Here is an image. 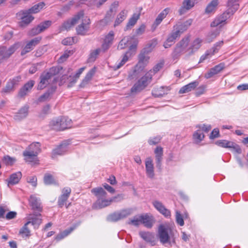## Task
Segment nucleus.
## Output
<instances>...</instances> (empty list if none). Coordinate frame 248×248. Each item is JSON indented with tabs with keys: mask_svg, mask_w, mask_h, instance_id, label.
I'll return each mask as SVG.
<instances>
[{
	"mask_svg": "<svg viewBox=\"0 0 248 248\" xmlns=\"http://www.w3.org/2000/svg\"><path fill=\"white\" fill-rule=\"evenodd\" d=\"M239 0H228L227 3V10L222 15L217 17L211 23V26L215 27L220 25L221 27L226 20L238 9L239 7Z\"/></svg>",
	"mask_w": 248,
	"mask_h": 248,
	"instance_id": "1",
	"label": "nucleus"
},
{
	"mask_svg": "<svg viewBox=\"0 0 248 248\" xmlns=\"http://www.w3.org/2000/svg\"><path fill=\"white\" fill-rule=\"evenodd\" d=\"M158 236L160 243L163 245L171 246L175 244L173 232L168 226L160 225L158 227Z\"/></svg>",
	"mask_w": 248,
	"mask_h": 248,
	"instance_id": "2",
	"label": "nucleus"
},
{
	"mask_svg": "<svg viewBox=\"0 0 248 248\" xmlns=\"http://www.w3.org/2000/svg\"><path fill=\"white\" fill-rule=\"evenodd\" d=\"M155 42L148 43L146 46L144 47L139 55V62L135 66V69L134 73L137 71L140 72L143 70L144 68L149 62L150 57L148 54L150 53L153 48L156 46Z\"/></svg>",
	"mask_w": 248,
	"mask_h": 248,
	"instance_id": "3",
	"label": "nucleus"
},
{
	"mask_svg": "<svg viewBox=\"0 0 248 248\" xmlns=\"http://www.w3.org/2000/svg\"><path fill=\"white\" fill-rule=\"evenodd\" d=\"M92 192L97 198L96 202L93 204L94 208L101 209L107 207L111 203V199H106L107 193L102 187L93 188Z\"/></svg>",
	"mask_w": 248,
	"mask_h": 248,
	"instance_id": "4",
	"label": "nucleus"
},
{
	"mask_svg": "<svg viewBox=\"0 0 248 248\" xmlns=\"http://www.w3.org/2000/svg\"><path fill=\"white\" fill-rule=\"evenodd\" d=\"M59 72V69L53 67L48 71L43 72L40 76V81L37 86V90H41L50 83L51 79Z\"/></svg>",
	"mask_w": 248,
	"mask_h": 248,
	"instance_id": "5",
	"label": "nucleus"
},
{
	"mask_svg": "<svg viewBox=\"0 0 248 248\" xmlns=\"http://www.w3.org/2000/svg\"><path fill=\"white\" fill-rule=\"evenodd\" d=\"M71 123V120L64 117H59L52 119L50 122L49 126L55 130L61 131L70 126Z\"/></svg>",
	"mask_w": 248,
	"mask_h": 248,
	"instance_id": "6",
	"label": "nucleus"
},
{
	"mask_svg": "<svg viewBox=\"0 0 248 248\" xmlns=\"http://www.w3.org/2000/svg\"><path fill=\"white\" fill-rule=\"evenodd\" d=\"M152 76V74L147 73L134 85L131 89V92L138 93L143 90L150 83Z\"/></svg>",
	"mask_w": 248,
	"mask_h": 248,
	"instance_id": "7",
	"label": "nucleus"
},
{
	"mask_svg": "<svg viewBox=\"0 0 248 248\" xmlns=\"http://www.w3.org/2000/svg\"><path fill=\"white\" fill-rule=\"evenodd\" d=\"M132 213V210L131 209H125L121 211L114 212L109 214L107 218L108 221L110 222H116L121 219L126 218L131 215Z\"/></svg>",
	"mask_w": 248,
	"mask_h": 248,
	"instance_id": "8",
	"label": "nucleus"
},
{
	"mask_svg": "<svg viewBox=\"0 0 248 248\" xmlns=\"http://www.w3.org/2000/svg\"><path fill=\"white\" fill-rule=\"evenodd\" d=\"M189 42V37H186L182 39L177 45L172 54L174 60L177 59L179 56L185 52Z\"/></svg>",
	"mask_w": 248,
	"mask_h": 248,
	"instance_id": "9",
	"label": "nucleus"
},
{
	"mask_svg": "<svg viewBox=\"0 0 248 248\" xmlns=\"http://www.w3.org/2000/svg\"><path fill=\"white\" fill-rule=\"evenodd\" d=\"M20 47V43L17 42L8 48L4 46H0V57L2 59L9 58Z\"/></svg>",
	"mask_w": 248,
	"mask_h": 248,
	"instance_id": "10",
	"label": "nucleus"
},
{
	"mask_svg": "<svg viewBox=\"0 0 248 248\" xmlns=\"http://www.w3.org/2000/svg\"><path fill=\"white\" fill-rule=\"evenodd\" d=\"M80 20H81L82 22L77 27V33L78 35H85L89 30L91 23L90 19L88 17H84L83 16V18L81 17Z\"/></svg>",
	"mask_w": 248,
	"mask_h": 248,
	"instance_id": "11",
	"label": "nucleus"
},
{
	"mask_svg": "<svg viewBox=\"0 0 248 248\" xmlns=\"http://www.w3.org/2000/svg\"><path fill=\"white\" fill-rule=\"evenodd\" d=\"M192 22L193 20L192 19H189L184 22L179 21L174 26L173 30L180 36L181 33L187 30L188 27L192 24Z\"/></svg>",
	"mask_w": 248,
	"mask_h": 248,
	"instance_id": "12",
	"label": "nucleus"
},
{
	"mask_svg": "<svg viewBox=\"0 0 248 248\" xmlns=\"http://www.w3.org/2000/svg\"><path fill=\"white\" fill-rule=\"evenodd\" d=\"M83 12L80 11L71 19L65 22L62 25V28L66 30L70 29L72 26L78 23L80 20V18H83Z\"/></svg>",
	"mask_w": 248,
	"mask_h": 248,
	"instance_id": "13",
	"label": "nucleus"
},
{
	"mask_svg": "<svg viewBox=\"0 0 248 248\" xmlns=\"http://www.w3.org/2000/svg\"><path fill=\"white\" fill-rule=\"evenodd\" d=\"M223 44L222 41L217 42L212 48L206 51L205 53L201 57L199 63L203 62L205 60L217 53Z\"/></svg>",
	"mask_w": 248,
	"mask_h": 248,
	"instance_id": "14",
	"label": "nucleus"
},
{
	"mask_svg": "<svg viewBox=\"0 0 248 248\" xmlns=\"http://www.w3.org/2000/svg\"><path fill=\"white\" fill-rule=\"evenodd\" d=\"M41 38L39 37H35L29 41L24 48L21 52L22 56L25 55L26 53L32 50L34 47L40 42Z\"/></svg>",
	"mask_w": 248,
	"mask_h": 248,
	"instance_id": "15",
	"label": "nucleus"
},
{
	"mask_svg": "<svg viewBox=\"0 0 248 248\" xmlns=\"http://www.w3.org/2000/svg\"><path fill=\"white\" fill-rule=\"evenodd\" d=\"M31 13L28 12L27 10L21 11L19 12V15H21V21L20 22L21 27H25L30 23L34 19V17L30 15Z\"/></svg>",
	"mask_w": 248,
	"mask_h": 248,
	"instance_id": "16",
	"label": "nucleus"
},
{
	"mask_svg": "<svg viewBox=\"0 0 248 248\" xmlns=\"http://www.w3.org/2000/svg\"><path fill=\"white\" fill-rule=\"evenodd\" d=\"M146 173L148 177L153 179L155 176L154 166L151 157H147L145 160Z\"/></svg>",
	"mask_w": 248,
	"mask_h": 248,
	"instance_id": "17",
	"label": "nucleus"
},
{
	"mask_svg": "<svg viewBox=\"0 0 248 248\" xmlns=\"http://www.w3.org/2000/svg\"><path fill=\"white\" fill-rule=\"evenodd\" d=\"M153 205L160 214L165 217H168L170 216V211L167 209L162 202L158 201H155L153 202Z\"/></svg>",
	"mask_w": 248,
	"mask_h": 248,
	"instance_id": "18",
	"label": "nucleus"
},
{
	"mask_svg": "<svg viewBox=\"0 0 248 248\" xmlns=\"http://www.w3.org/2000/svg\"><path fill=\"white\" fill-rule=\"evenodd\" d=\"M156 167L159 170L162 169V161L163 159V150L160 146H157L155 150Z\"/></svg>",
	"mask_w": 248,
	"mask_h": 248,
	"instance_id": "19",
	"label": "nucleus"
},
{
	"mask_svg": "<svg viewBox=\"0 0 248 248\" xmlns=\"http://www.w3.org/2000/svg\"><path fill=\"white\" fill-rule=\"evenodd\" d=\"M29 106L25 105L22 107L14 116V119L16 121H20L25 118L28 115Z\"/></svg>",
	"mask_w": 248,
	"mask_h": 248,
	"instance_id": "20",
	"label": "nucleus"
},
{
	"mask_svg": "<svg viewBox=\"0 0 248 248\" xmlns=\"http://www.w3.org/2000/svg\"><path fill=\"white\" fill-rule=\"evenodd\" d=\"M29 203L33 210L41 212L42 207L41 206L40 200L35 195H32L30 196Z\"/></svg>",
	"mask_w": 248,
	"mask_h": 248,
	"instance_id": "21",
	"label": "nucleus"
},
{
	"mask_svg": "<svg viewBox=\"0 0 248 248\" xmlns=\"http://www.w3.org/2000/svg\"><path fill=\"white\" fill-rule=\"evenodd\" d=\"M35 83L34 81L30 80L20 89L18 92V96L20 97H24L29 92H30Z\"/></svg>",
	"mask_w": 248,
	"mask_h": 248,
	"instance_id": "22",
	"label": "nucleus"
},
{
	"mask_svg": "<svg viewBox=\"0 0 248 248\" xmlns=\"http://www.w3.org/2000/svg\"><path fill=\"white\" fill-rule=\"evenodd\" d=\"M139 234L144 240L150 243L152 246L155 245V243L154 233L148 232H140Z\"/></svg>",
	"mask_w": 248,
	"mask_h": 248,
	"instance_id": "23",
	"label": "nucleus"
},
{
	"mask_svg": "<svg viewBox=\"0 0 248 248\" xmlns=\"http://www.w3.org/2000/svg\"><path fill=\"white\" fill-rule=\"evenodd\" d=\"M21 177L22 173L20 171L11 174L9 179L6 180L8 186L10 187L11 186H13L18 183Z\"/></svg>",
	"mask_w": 248,
	"mask_h": 248,
	"instance_id": "24",
	"label": "nucleus"
},
{
	"mask_svg": "<svg viewBox=\"0 0 248 248\" xmlns=\"http://www.w3.org/2000/svg\"><path fill=\"white\" fill-rule=\"evenodd\" d=\"M224 64L223 63H220L218 65H216L213 68L210 69V70L205 74L204 77L207 78H210L213 77L214 75L219 73L224 68Z\"/></svg>",
	"mask_w": 248,
	"mask_h": 248,
	"instance_id": "25",
	"label": "nucleus"
},
{
	"mask_svg": "<svg viewBox=\"0 0 248 248\" xmlns=\"http://www.w3.org/2000/svg\"><path fill=\"white\" fill-rule=\"evenodd\" d=\"M114 33L113 31H110L106 36L104 43L102 44V48L104 51L107 50L112 43L114 39Z\"/></svg>",
	"mask_w": 248,
	"mask_h": 248,
	"instance_id": "26",
	"label": "nucleus"
},
{
	"mask_svg": "<svg viewBox=\"0 0 248 248\" xmlns=\"http://www.w3.org/2000/svg\"><path fill=\"white\" fill-rule=\"evenodd\" d=\"M170 11L169 8H166L163 10L157 16L154 24H153V27L155 29L162 21L167 15L169 14Z\"/></svg>",
	"mask_w": 248,
	"mask_h": 248,
	"instance_id": "27",
	"label": "nucleus"
},
{
	"mask_svg": "<svg viewBox=\"0 0 248 248\" xmlns=\"http://www.w3.org/2000/svg\"><path fill=\"white\" fill-rule=\"evenodd\" d=\"M194 6V2L191 0H184L182 5L179 10L180 15H182L189 10Z\"/></svg>",
	"mask_w": 248,
	"mask_h": 248,
	"instance_id": "28",
	"label": "nucleus"
},
{
	"mask_svg": "<svg viewBox=\"0 0 248 248\" xmlns=\"http://www.w3.org/2000/svg\"><path fill=\"white\" fill-rule=\"evenodd\" d=\"M119 2L118 1H114L111 5L109 10L107 12L105 18L110 22L116 11Z\"/></svg>",
	"mask_w": 248,
	"mask_h": 248,
	"instance_id": "29",
	"label": "nucleus"
},
{
	"mask_svg": "<svg viewBox=\"0 0 248 248\" xmlns=\"http://www.w3.org/2000/svg\"><path fill=\"white\" fill-rule=\"evenodd\" d=\"M179 36H180L175 31L172 32L164 43V47L167 48L170 47L173 44L174 40Z\"/></svg>",
	"mask_w": 248,
	"mask_h": 248,
	"instance_id": "30",
	"label": "nucleus"
},
{
	"mask_svg": "<svg viewBox=\"0 0 248 248\" xmlns=\"http://www.w3.org/2000/svg\"><path fill=\"white\" fill-rule=\"evenodd\" d=\"M199 84L198 82L193 81L183 87L179 90L180 93H185L194 90Z\"/></svg>",
	"mask_w": 248,
	"mask_h": 248,
	"instance_id": "31",
	"label": "nucleus"
},
{
	"mask_svg": "<svg viewBox=\"0 0 248 248\" xmlns=\"http://www.w3.org/2000/svg\"><path fill=\"white\" fill-rule=\"evenodd\" d=\"M67 144L62 143L59 146L54 149L52 152V157L56 155H62L67 151Z\"/></svg>",
	"mask_w": 248,
	"mask_h": 248,
	"instance_id": "32",
	"label": "nucleus"
},
{
	"mask_svg": "<svg viewBox=\"0 0 248 248\" xmlns=\"http://www.w3.org/2000/svg\"><path fill=\"white\" fill-rule=\"evenodd\" d=\"M141 220V224H143L146 227L151 228L152 227L154 220L152 216H149L146 214L142 215Z\"/></svg>",
	"mask_w": 248,
	"mask_h": 248,
	"instance_id": "33",
	"label": "nucleus"
},
{
	"mask_svg": "<svg viewBox=\"0 0 248 248\" xmlns=\"http://www.w3.org/2000/svg\"><path fill=\"white\" fill-rule=\"evenodd\" d=\"M23 155L26 162L30 163L34 162L35 163V162L37 161L36 157L37 155L33 153V152H30L26 150L23 152Z\"/></svg>",
	"mask_w": 248,
	"mask_h": 248,
	"instance_id": "34",
	"label": "nucleus"
},
{
	"mask_svg": "<svg viewBox=\"0 0 248 248\" xmlns=\"http://www.w3.org/2000/svg\"><path fill=\"white\" fill-rule=\"evenodd\" d=\"M41 215L39 214H36L34 215L33 217H30L29 218V220L31 222V224L33 225L34 228H38L40 224L42 223V219L40 217Z\"/></svg>",
	"mask_w": 248,
	"mask_h": 248,
	"instance_id": "35",
	"label": "nucleus"
},
{
	"mask_svg": "<svg viewBox=\"0 0 248 248\" xmlns=\"http://www.w3.org/2000/svg\"><path fill=\"white\" fill-rule=\"evenodd\" d=\"M45 5V3L44 2H41L37 4L34 5L31 8L26 10L29 13L35 14L39 12L40 11V10L43 9Z\"/></svg>",
	"mask_w": 248,
	"mask_h": 248,
	"instance_id": "36",
	"label": "nucleus"
},
{
	"mask_svg": "<svg viewBox=\"0 0 248 248\" xmlns=\"http://www.w3.org/2000/svg\"><path fill=\"white\" fill-rule=\"evenodd\" d=\"M30 152L38 155L41 151L40 144L39 142H34L31 143L28 147V150Z\"/></svg>",
	"mask_w": 248,
	"mask_h": 248,
	"instance_id": "37",
	"label": "nucleus"
},
{
	"mask_svg": "<svg viewBox=\"0 0 248 248\" xmlns=\"http://www.w3.org/2000/svg\"><path fill=\"white\" fill-rule=\"evenodd\" d=\"M126 15L127 12L126 11H122L118 15L115 20L114 26L116 27L122 23L125 19Z\"/></svg>",
	"mask_w": 248,
	"mask_h": 248,
	"instance_id": "38",
	"label": "nucleus"
},
{
	"mask_svg": "<svg viewBox=\"0 0 248 248\" xmlns=\"http://www.w3.org/2000/svg\"><path fill=\"white\" fill-rule=\"evenodd\" d=\"M216 143L217 145L224 148H231L234 145V143L226 140H217Z\"/></svg>",
	"mask_w": 248,
	"mask_h": 248,
	"instance_id": "39",
	"label": "nucleus"
},
{
	"mask_svg": "<svg viewBox=\"0 0 248 248\" xmlns=\"http://www.w3.org/2000/svg\"><path fill=\"white\" fill-rule=\"evenodd\" d=\"M139 17L140 15L134 14L132 17L129 19L126 26L125 31L128 30L130 27L133 26L136 23L137 20L139 18Z\"/></svg>",
	"mask_w": 248,
	"mask_h": 248,
	"instance_id": "40",
	"label": "nucleus"
},
{
	"mask_svg": "<svg viewBox=\"0 0 248 248\" xmlns=\"http://www.w3.org/2000/svg\"><path fill=\"white\" fill-rule=\"evenodd\" d=\"M218 4V2L217 0H213L211 1L207 6L205 9V13L209 14L214 11Z\"/></svg>",
	"mask_w": 248,
	"mask_h": 248,
	"instance_id": "41",
	"label": "nucleus"
},
{
	"mask_svg": "<svg viewBox=\"0 0 248 248\" xmlns=\"http://www.w3.org/2000/svg\"><path fill=\"white\" fill-rule=\"evenodd\" d=\"M193 137L194 141L197 143H199L203 139L204 135L201 130H198L194 133Z\"/></svg>",
	"mask_w": 248,
	"mask_h": 248,
	"instance_id": "42",
	"label": "nucleus"
},
{
	"mask_svg": "<svg viewBox=\"0 0 248 248\" xmlns=\"http://www.w3.org/2000/svg\"><path fill=\"white\" fill-rule=\"evenodd\" d=\"M101 51V49L100 48H97L95 50H93L91 51L89 58H88V62H93L95 61L96 59L97 58L98 55L99 54Z\"/></svg>",
	"mask_w": 248,
	"mask_h": 248,
	"instance_id": "43",
	"label": "nucleus"
},
{
	"mask_svg": "<svg viewBox=\"0 0 248 248\" xmlns=\"http://www.w3.org/2000/svg\"><path fill=\"white\" fill-rule=\"evenodd\" d=\"M141 215H137L134 216L133 218L130 219L128 222V224H132L135 226H139L141 224Z\"/></svg>",
	"mask_w": 248,
	"mask_h": 248,
	"instance_id": "44",
	"label": "nucleus"
},
{
	"mask_svg": "<svg viewBox=\"0 0 248 248\" xmlns=\"http://www.w3.org/2000/svg\"><path fill=\"white\" fill-rule=\"evenodd\" d=\"M55 88L51 89V92L50 93L49 91H48L43 95L40 96L39 98L38 99V101L39 102H43L47 101L50 98V94L52 93L55 91Z\"/></svg>",
	"mask_w": 248,
	"mask_h": 248,
	"instance_id": "45",
	"label": "nucleus"
},
{
	"mask_svg": "<svg viewBox=\"0 0 248 248\" xmlns=\"http://www.w3.org/2000/svg\"><path fill=\"white\" fill-rule=\"evenodd\" d=\"M164 64V62L163 61H160L154 66L152 70H150L148 73H150L153 75L155 74L163 67Z\"/></svg>",
	"mask_w": 248,
	"mask_h": 248,
	"instance_id": "46",
	"label": "nucleus"
},
{
	"mask_svg": "<svg viewBox=\"0 0 248 248\" xmlns=\"http://www.w3.org/2000/svg\"><path fill=\"white\" fill-rule=\"evenodd\" d=\"M31 223V222L30 221H28L21 229L19 232L23 235V236L26 237L30 235V231L28 228L27 226L30 224Z\"/></svg>",
	"mask_w": 248,
	"mask_h": 248,
	"instance_id": "47",
	"label": "nucleus"
},
{
	"mask_svg": "<svg viewBox=\"0 0 248 248\" xmlns=\"http://www.w3.org/2000/svg\"><path fill=\"white\" fill-rule=\"evenodd\" d=\"M130 53V52L129 51L126 52V53L124 55L123 58L122 60H121V61L117 65H116L115 69H119L125 63V62L128 60V56L131 55V54Z\"/></svg>",
	"mask_w": 248,
	"mask_h": 248,
	"instance_id": "48",
	"label": "nucleus"
},
{
	"mask_svg": "<svg viewBox=\"0 0 248 248\" xmlns=\"http://www.w3.org/2000/svg\"><path fill=\"white\" fill-rule=\"evenodd\" d=\"M130 53V52L129 51L126 52V53L124 55L123 58L122 60H121V61L117 65H116L115 69H119L125 63V62L128 60V56L131 55V54Z\"/></svg>",
	"mask_w": 248,
	"mask_h": 248,
	"instance_id": "49",
	"label": "nucleus"
},
{
	"mask_svg": "<svg viewBox=\"0 0 248 248\" xmlns=\"http://www.w3.org/2000/svg\"><path fill=\"white\" fill-rule=\"evenodd\" d=\"M202 40L199 38L196 39L192 43L191 46V49L192 51H195L198 50L201 46Z\"/></svg>",
	"mask_w": 248,
	"mask_h": 248,
	"instance_id": "50",
	"label": "nucleus"
},
{
	"mask_svg": "<svg viewBox=\"0 0 248 248\" xmlns=\"http://www.w3.org/2000/svg\"><path fill=\"white\" fill-rule=\"evenodd\" d=\"M44 181L46 185H51L55 183V180L53 176L49 173L45 175Z\"/></svg>",
	"mask_w": 248,
	"mask_h": 248,
	"instance_id": "51",
	"label": "nucleus"
},
{
	"mask_svg": "<svg viewBox=\"0 0 248 248\" xmlns=\"http://www.w3.org/2000/svg\"><path fill=\"white\" fill-rule=\"evenodd\" d=\"M219 34V30L216 29L214 31H211L209 33L207 39L208 42H211Z\"/></svg>",
	"mask_w": 248,
	"mask_h": 248,
	"instance_id": "52",
	"label": "nucleus"
},
{
	"mask_svg": "<svg viewBox=\"0 0 248 248\" xmlns=\"http://www.w3.org/2000/svg\"><path fill=\"white\" fill-rule=\"evenodd\" d=\"M51 25V21L50 20H47L41 23L38 25V26L39 28H40V31L42 32L50 27Z\"/></svg>",
	"mask_w": 248,
	"mask_h": 248,
	"instance_id": "53",
	"label": "nucleus"
},
{
	"mask_svg": "<svg viewBox=\"0 0 248 248\" xmlns=\"http://www.w3.org/2000/svg\"><path fill=\"white\" fill-rule=\"evenodd\" d=\"M176 221L178 224L181 226L184 225V221L183 217L180 212L177 211L176 212Z\"/></svg>",
	"mask_w": 248,
	"mask_h": 248,
	"instance_id": "54",
	"label": "nucleus"
},
{
	"mask_svg": "<svg viewBox=\"0 0 248 248\" xmlns=\"http://www.w3.org/2000/svg\"><path fill=\"white\" fill-rule=\"evenodd\" d=\"M16 161L15 158L11 157L9 156H5L3 158V162L7 165H12Z\"/></svg>",
	"mask_w": 248,
	"mask_h": 248,
	"instance_id": "55",
	"label": "nucleus"
},
{
	"mask_svg": "<svg viewBox=\"0 0 248 248\" xmlns=\"http://www.w3.org/2000/svg\"><path fill=\"white\" fill-rule=\"evenodd\" d=\"M74 227H71L69 229L65 230L62 235L57 236V237H56V239H57L58 240H60L62 239L65 236H66L69 233H70L74 230Z\"/></svg>",
	"mask_w": 248,
	"mask_h": 248,
	"instance_id": "56",
	"label": "nucleus"
},
{
	"mask_svg": "<svg viewBox=\"0 0 248 248\" xmlns=\"http://www.w3.org/2000/svg\"><path fill=\"white\" fill-rule=\"evenodd\" d=\"M76 42L75 37H67L62 41V44L64 45H72Z\"/></svg>",
	"mask_w": 248,
	"mask_h": 248,
	"instance_id": "57",
	"label": "nucleus"
},
{
	"mask_svg": "<svg viewBox=\"0 0 248 248\" xmlns=\"http://www.w3.org/2000/svg\"><path fill=\"white\" fill-rule=\"evenodd\" d=\"M80 74H78V72L73 77H70L69 84L68 85V87L72 86L77 81L78 79L79 78Z\"/></svg>",
	"mask_w": 248,
	"mask_h": 248,
	"instance_id": "58",
	"label": "nucleus"
},
{
	"mask_svg": "<svg viewBox=\"0 0 248 248\" xmlns=\"http://www.w3.org/2000/svg\"><path fill=\"white\" fill-rule=\"evenodd\" d=\"M163 89V87H161L158 89H155L152 92V94L155 97H160L162 96L165 93H164L159 92Z\"/></svg>",
	"mask_w": 248,
	"mask_h": 248,
	"instance_id": "59",
	"label": "nucleus"
},
{
	"mask_svg": "<svg viewBox=\"0 0 248 248\" xmlns=\"http://www.w3.org/2000/svg\"><path fill=\"white\" fill-rule=\"evenodd\" d=\"M129 37L124 38L119 43L118 47L120 49L124 48L127 46V43L128 42Z\"/></svg>",
	"mask_w": 248,
	"mask_h": 248,
	"instance_id": "60",
	"label": "nucleus"
},
{
	"mask_svg": "<svg viewBox=\"0 0 248 248\" xmlns=\"http://www.w3.org/2000/svg\"><path fill=\"white\" fill-rule=\"evenodd\" d=\"M96 71V68L95 67H93L92 69H91L86 74V76L84 78L86 79L87 80L90 81L93 78V76L94 75Z\"/></svg>",
	"mask_w": 248,
	"mask_h": 248,
	"instance_id": "61",
	"label": "nucleus"
},
{
	"mask_svg": "<svg viewBox=\"0 0 248 248\" xmlns=\"http://www.w3.org/2000/svg\"><path fill=\"white\" fill-rule=\"evenodd\" d=\"M96 71V68L95 67H93L92 69H91L86 74V76L84 78L86 79L87 80L90 81L93 78V76L94 75Z\"/></svg>",
	"mask_w": 248,
	"mask_h": 248,
	"instance_id": "62",
	"label": "nucleus"
},
{
	"mask_svg": "<svg viewBox=\"0 0 248 248\" xmlns=\"http://www.w3.org/2000/svg\"><path fill=\"white\" fill-rule=\"evenodd\" d=\"M41 32L40 31V28L38 25L37 27L32 28L29 32V34L31 36H34Z\"/></svg>",
	"mask_w": 248,
	"mask_h": 248,
	"instance_id": "63",
	"label": "nucleus"
},
{
	"mask_svg": "<svg viewBox=\"0 0 248 248\" xmlns=\"http://www.w3.org/2000/svg\"><path fill=\"white\" fill-rule=\"evenodd\" d=\"M71 189L70 187H65L62 190V194L61 196H64L65 198H68L71 193Z\"/></svg>",
	"mask_w": 248,
	"mask_h": 248,
	"instance_id": "64",
	"label": "nucleus"
}]
</instances>
